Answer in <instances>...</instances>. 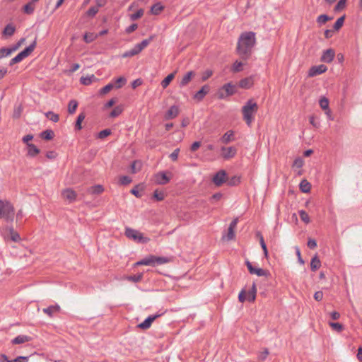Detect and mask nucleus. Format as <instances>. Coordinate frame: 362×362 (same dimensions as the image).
<instances>
[{"label": "nucleus", "mask_w": 362, "mask_h": 362, "mask_svg": "<svg viewBox=\"0 0 362 362\" xmlns=\"http://www.w3.org/2000/svg\"><path fill=\"white\" fill-rule=\"evenodd\" d=\"M256 43L255 33L254 32L243 33L238 42L237 52L244 60H247Z\"/></svg>", "instance_id": "obj_1"}, {"label": "nucleus", "mask_w": 362, "mask_h": 362, "mask_svg": "<svg viewBox=\"0 0 362 362\" xmlns=\"http://www.w3.org/2000/svg\"><path fill=\"white\" fill-rule=\"evenodd\" d=\"M258 111V105L256 102L252 99L249 100L244 106L242 107V113L243 119L245 121L248 126H250L253 119L254 115Z\"/></svg>", "instance_id": "obj_2"}, {"label": "nucleus", "mask_w": 362, "mask_h": 362, "mask_svg": "<svg viewBox=\"0 0 362 362\" xmlns=\"http://www.w3.org/2000/svg\"><path fill=\"white\" fill-rule=\"evenodd\" d=\"M14 214L13 206L10 202L0 200V218H4L6 221H13Z\"/></svg>", "instance_id": "obj_3"}, {"label": "nucleus", "mask_w": 362, "mask_h": 362, "mask_svg": "<svg viewBox=\"0 0 362 362\" xmlns=\"http://www.w3.org/2000/svg\"><path fill=\"white\" fill-rule=\"evenodd\" d=\"M125 235L136 243H147L150 241V239L147 237L144 236L143 233L137 230L127 228L125 229Z\"/></svg>", "instance_id": "obj_4"}, {"label": "nucleus", "mask_w": 362, "mask_h": 362, "mask_svg": "<svg viewBox=\"0 0 362 362\" xmlns=\"http://www.w3.org/2000/svg\"><path fill=\"white\" fill-rule=\"evenodd\" d=\"M36 45L37 42L36 40H35L32 44L27 47L24 50L18 53L15 57L11 59L9 63L10 66H12L16 63H19L23 59L28 57L34 51L35 48L36 47Z\"/></svg>", "instance_id": "obj_5"}, {"label": "nucleus", "mask_w": 362, "mask_h": 362, "mask_svg": "<svg viewBox=\"0 0 362 362\" xmlns=\"http://www.w3.org/2000/svg\"><path fill=\"white\" fill-rule=\"evenodd\" d=\"M236 86L232 83L224 84L217 92V97L219 99H224L233 95L236 93Z\"/></svg>", "instance_id": "obj_6"}, {"label": "nucleus", "mask_w": 362, "mask_h": 362, "mask_svg": "<svg viewBox=\"0 0 362 362\" xmlns=\"http://www.w3.org/2000/svg\"><path fill=\"white\" fill-rule=\"evenodd\" d=\"M4 237L6 240H11L15 243H18L21 240L19 233L12 227H8L5 230Z\"/></svg>", "instance_id": "obj_7"}, {"label": "nucleus", "mask_w": 362, "mask_h": 362, "mask_svg": "<svg viewBox=\"0 0 362 362\" xmlns=\"http://www.w3.org/2000/svg\"><path fill=\"white\" fill-rule=\"evenodd\" d=\"M248 271L251 274H256L258 276H267L269 273V272L264 270L261 268H255L252 265V263L249 261H246L245 262Z\"/></svg>", "instance_id": "obj_8"}, {"label": "nucleus", "mask_w": 362, "mask_h": 362, "mask_svg": "<svg viewBox=\"0 0 362 362\" xmlns=\"http://www.w3.org/2000/svg\"><path fill=\"white\" fill-rule=\"evenodd\" d=\"M227 174L225 170H219L213 177V182L219 187L226 181Z\"/></svg>", "instance_id": "obj_9"}, {"label": "nucleus", "mask_w": 362, "mask_h": 362, "mask_svg": "<svg viewBox=\"0 0 362 362\" xmlns=\"http://www.w3.org/2000/svg\"><path fill=\"white\" fill-rule=\"evenodd\" d=\"M62 196L63 199L69 201V202L71 203L76 200L77 194L76 192L71 189L66 188L62 192Z\"/></svg>", "instance_id": "obj_10"}, {"label": "nucleus", "mask_w": 362, "mask_h": 362, "mask_svg": "<svg viewBox=\"0 0 362 362\" xmlns=\"http://www.w3.org/2000/svg\"><path fill=\"white\" fill-rule=\"evenodd\" d=\"M327 70V67L324 64L312 66L308 71V76L313 77L317 75L325 73Z\"/></svg>", "instance_id": "obj_11"}, {"label": "nucleus", "mask_w": 362, "mask_h": 362, "mask_svg": "<svg viewBox=\"0 0 362 362\" xmlns=\"http://www.w3.org/2000/svg\"><path fill=\"white\" fill-rule=\"evenodd\" d=\"M221 151H222V157L224 158V159H230L231 158H233L236 153H237V149L236 148L233 147V146H230V147H222L221 148Z\"/></svg>", "instance_id": "obj_12"}, {"label": "nucleus", "mask_w": 362, "mask_h": 362, "mask_svg": "<svg viewBox=\"0 0 362 362\" xmlns=\"http://www.w3.org/2000/svg\"><path fill=\"white\" fill-rule=\"evenodd\" d=\"M160 316H161V314L148 316L143 322L138 325V327L141 329H148L151 327L152 322Z\"/></svg>", "instance_id": "obj_13"}, {"label": "nucleus", "mask_w": 362, "mask_h": 362, "mask_svg": "<svg viewBox=\"0 0 362 362\" xmlns=\"http://www.w3.org/2000/svg\"><path fill=\"white\" fill-rule=\"evenodd\" d=\"M335 52L332 49H328L323 52L320 60L325 63H330L333 61Z\"/></svg>", "instance_id": "obj_14"}, {"label": "nucleus", "mask_w": 362, "mask_h": 362, "mask_svg": "<svg viewBox=\"0 0 362 362\" xmlns=\"http://www.w3.org/2000/svg\"><path fill=\"white\" fill-rule=\"evenodd\" d=\"M170 182L165 172H159L155 175V182L158 185H165Z\"/></svg>", "instance_id": "obj_15"}, {"label": "nucleus", "mask_w": 362, "mask_h": 362, "mask_svg": "<svg viewBox=\"0 0 362 362\" xmlns=\"http://www.w3.org/2000/svg\"><path fill=\"white\" fill-rule=\"evenodd\" d=\"M210 88L207 85H204L202 87V88L197 91L194 95V98L197 101H201L205 97V95L209 92Z\"/></svg>", "instance_id": "obj_16"}, {"label": "nucleus", "mask_w": 362, "mask_h": 362, "mask_svg": "<svg viewBox=\"0 0 362 362\" xmlns=\"http://www.w3.org/2000/svg\"><path fill=\"white\" fill-rule=\"evenodd\" d=\"M179 114V108L176 105H173L166 112L165 115V119H172L175 118Z\"/></svg>", "instance_id": "obj_17"}, {"label": "nucleus", "mask_w": 362, "mask_h": 362, "mask_svg": "<svg viewBox=\"0 0 362 362\" xmlns=\"http://www.w3.org/2000/svg\"><path fill=\"white\" fill-rule=\"evenodd\" d=\"M61 308L58 305H50L46 308H43L42 311L49 317H52L55 313L60 311Z\"/></svg>", "instance_id": "obj_18"}, {"label": "nucleus", "mask_w": 362, "mask_h": 362, "mask_svg": "<svg viewBox=\"0 0 362 362\" xmlns=\"http://www.w3.org/2000/svg\"><path fill=\"white\" fill-rule=\"evenodd\" d=\"M135 265H151L155 266V256L149 255L135 263Z\"/></svg>", "instance_id": "obj_19"}, {"label": "nucleus", "mask_w": 362, "mask_h": 362, "mask_svg": "<svg viewBox=\"0 0 362 362\" xmlns=\"http://www.w3.org/2000/svg\"><path fill=\"white\" fill-rule=\"evenodd\" d=\"M104 192V187L101 185L91 186L87 189V192L90 194L98 195Z\"/></svg>", "instance_id": "obj_20"}, {"label": "nucleus", "mask_w": 362, "mask_h": 362, "mask_svg": "<svg viewBox=\"0 0 362 362\" xmlns=\"http://www.w3.org/2000/svg\"><path fill=\"white\" fill-rule=\"evenodd\" d=\"M194 76L195 73L193 71H188L181 79L180 86L183 87L187 86Z\"/></svg>", "instance_id": "obj_21"}, {"label": "nucleus", "mask_w": 362, "mask_h": 362, "mask_svg": "<svg viewBox=\"0 0 362 362\" xmlns=\"http://www.w3.org/2000/svg\"><path fill=\"white\" fill-rule=\"evenodd\" d=\"M31 337L27 335H18L16 337H15L12 341L11 343L13 344H21L25 342H28L31 341Z\"/></svg>", "instance_id": "obj_22"}, {"label": "nucleus", "mask_w": 362, "mask_h": 362, "mask_svg": "<svg viewBox=\"0 0 362 362\" xmlns=\"http://www.w3.org/2000/svg\"><path fill=\"white\" fill-rule=\"evenodd\" d=\"M257 293L256 284L255 283L252 284V288L247 292L246 291V297L247 300L249 302H253L255 300Z\"/></svg>", "instance_id": "obj_23"}, {"label": "nucleus", "mask_w": 362, "mask_h": 362, "mask_svg": "<svg viewBox=\"0 0 362 362\" xmlns=\"http://www.w3.org/2000/svg\"><path fill=\"white\" fill-rule=\"evenodd\" d=\"M221 141L225 144L230 143L234 140V134L233 131H228L221 138Z\"/></svg>", "instance_id": "obj_24"}, {"label": "nucleus", "mask_w": 362, "mask_h": 362, "mask_svg": "<svg viewBox=\"0 0 362 362\" xmlns=\"http://www.w3.org/2000/svg\"><path fill=\"white\" fill-rule=\"evenodd\" d=\"M28 156L35 157L40 153V149L33 144H28Z\"/></svg>", "instance_id": "obj_25"}, {"label": "nucleus", "mask_w": 362, "mask_h": 362, "mask_svg": "<svg viewBox=\"0 0 362 362\" xmlns=\"http://www.w3.org/2000/svg\"><path fill=\"white\" fill-rule=\"evenodd\" d=\"M253 85V81L251 78H245L240 81L239 86L242 88L248 89Z\"/></svg>", "instance_id": "obj_26"}, {"label": "nucleus", "mask_w": 362, "mask_h": 362, "mask_svg": "<svg viewBox=\"0 0 362 362\" xmlns=\"http://www.w3.org/2000/svg\"><path fill=\"white\" fill-rule=\"evenodd\" d=\"M321 266V262L317 256H315L312 258L310 262V269L312 271L315 272Z\"/></svg>", "instance_id": "obj_27"}, {"label": "nucleus", "mask_w": 362, "mask_h": 362, "mask_svg": "<svg viewBox=\"0 0 362 362\" xmlns=\"http://www.w3.org/2000/svg\"><path fill=\"white\" fill-rule=\"evenodd\" d=\"M300 189L305 193H308L310 191L311 185L306 180H303L299 185Z\"/></svg>", "instance_id": "obj_28"}, {"label": "nucleus", "mask_w": 362, "mask_h": 362, "mask_svg": "<svg viewBox=\"0 0 362 362\" xmlns=\"http://www.w3.org/2000/svg\"><path fill=\"white\" fill-rule=\"evenodd\" d=\"M140 52H141L139 51L138 47H136V45H135L134 47V48H132V49H130L129 51H127L124 53H123L122 57L123 58L131 57H133L134 55L138 54Z\"/></svg>", "instance_id": "obj_29"}, {"label": "nucleus", "mask_w": 362, "mask_h": 362, "mask_svg": "<svg viewBox=\"0 0 362 362\" xmlns=\"http://www.w3.org/2000/svg\"><path fill=\"white\" fill-rule=\"evenodd\" d=\"M16 30L15 27L11 24H8L3 30V35L6 36H11L14 34Z\"/></svg>", "instance_id": "obj_30"}, {"label": "nucleus", "mask_w": 362, "mask_h": 362, "mask_svg": "<svg viewBox=\"0 0 362 362\" xmlns=\"http://www.w3.org/2000/svg\"><path fill=\"white\" fill-rule=\"evenodd\" d=\"M175 78V73H171L168 74L162 81L161 86L163 88H165L168 86L172 80Z\"/></svg>", "instance_id": "obj_31"}, {"label": "nucleus", "mask_w": 362, "mask_h": 362, "mask_svg": "<svg viewBox=\"0 0 362 362\" xmlns=\"http://www.w3.org/2000/svg\"><path fill=\"white\" fill-rule=\"evenodd\" d=\"M332 17H329L326 14L320 15L317 18V23L321 25L326 23L327 21L332 20Z\"/></svg>", "instance_id": "obj_32"}, {"label": "nucleus", "mask_w": 362, "mask_h": 362, "mask_svg": "<svg viewBox=\"0 0 362 362\" xmlns=\"http://www.w3.org/2000/svg\"><path fill=\"white\" fill-rule=\"evenodd\" d=\"M257 236L259 239V243H260L261 247H262V250L264 251V256L266 257H267V256H268V250H267V245H266V244L264 243V238H263L262 235L259 232H258L257 233Z\"/></svg>", "instance_id": "obj_33"}, {"label": "nucleus", "mask_w": 362, "mask_h": 362, "mask_svg": "<svg viewBox=\"0 0 362 362\" xmlns=\"http://www.w3.org/2000/svg\"><path fill=\"white\" fill-rule=\"evenodd\" d=\"M163 8L164 7L160 3H156L151 6V11L153 14L158 15L163 10Z\"/></svg>", "instance_id": "obj_34"}, {"label": "nucleus", "mask_w": 362, "mask_h": 362, "mask_svg": "<svg viewBox=\"0 0 362 362\" xmlns=\"http://www.w3.org/2000/svg\"><path fill=\"white\" fill-rule=\"evenodd\" d=\"M244 64L239 61H235L232 66L231 71L233 73H238L241 71L243 69Z\"/></svg>", "instance_id": "obj_35"}, {"label": "nucleus", "mask_w": 362, "mask_h": 362, "mask_svg": "<svg viewBox=\"0 0 362 362\" xmlns=\"http://www.w3.org/2000/svg\"><path fill=\"white\" fill-rule=\"evenodd\" d=\"M98 37V35L93 33H86L83 36V40L86 43H90Z\"/></svg>", "instance_id": "obj_36"}, {"label": "nucleus", "mask_w": 362, "mask_h": 362, "mask_svg": "<svg viewBox=\"0 0 362 362\" xmlns=\"http://www.w3.org/2000/svg\"><path fill=\"white\" fill-rule=\"evenodd\" d=\"M54 136V132L50 129H47L41 133V137L45 140H51Z\"/></svg>", "instance_id": "obj_37"}, {"label": "nucleus", "mask_w": 362, "mask_h": 362, "mask_svg": "<svg viewBox=\"0 0 362 362\" xmlns=\"http://www.w3.org/2000/svg\"><path fill=\"white\" fill-rule=\"evenodd\" d=\"M78 107V103L75 100L69 101L68 105V112L69 114H74Z\"/></svg>", "instance_id": "obj_38"}, {"label": "nucleus", "mask_w": 362, "mask_h": 362, "mask_svg": "<svg viewBox=\"0 0 362 362\" xmlns=\"http://www.w3.org/2000/svg\"><path fill=\"white\" fill-rule=\"evenodd\" d=\"M152 40V37H151L148 39H145L142 40L140 43L136 44V47H138L139 51L141 52L144 48H146L151 41Z\"/></svg>", "instance_id": "obj_39"}, {"label": "nucleus", "mask_w": 362, "mask_h": 362, "mask_svg": "<svg viewBox=\"0 0 362 362\" xmlns=\"http://www.w3.org/2000/svg\"><path fill=\"white\" fill-rule=\"evenodd\" d=\"M95 78V77L94 75H91L90 76H82L80 78V81L82 84L88 86L90 85Z\"/></svg>", "instance_id": "obj_40"}, {"label": "nucleus", "mask_w": 362, "mask_h": 362, "mask_svg": "<svg viewBox=\"0 0 362 362\" xmlns=\"http://www.w3.org/2000/svg\"><path fill=\"white\" fill-rule=\"evenodd\" d=\"M344 19H345V16H343L337 20V21L335 22V23L334 24V26H333V28L334 30H339L343 26Z\"/></svg>", "instance_id": "obj_41"}, {"label": "nucleus", "mask_w": 362, "mask_h": 362, "mask_svg": "<svg viewBox=\"0 0 362 362\" xmlns=\"http://www.w3.org/2000/svg\"><path fill=\"white\" fill-rule=\"evenodd\" d=\"M319 104H320V107L323 110H326L329 109V100L326 97H322L320 99Z\"/></svg>", "instance_id": "obj_42"}, {"label": "nucleus", "mask_w": 362, "mask_h": 362, "mask_svg": "<svg viewBox=\"0 0 362 362\" xmlns=\"http://www.w3.org/2000/svg\"><path fill=\"white\" fill-rule=\"evenodd\" d=\"M142 278H143V274L141 273H140V274H138L136 275L128 276L126 279L129 281L136 283V282L141 281Z\"/></svg>", "instance_id": "obj_43"}, {"label": "nucleus", "mask_w": 362, "mask_h": 362, "mask_svg": "<svg viewBox=\"0 0 362 362\" xmlns=\"http://www.w3.org/2000/svg\"><path fill=\"white\" fill-rule=\"evenodd\" d=\"M85 117H86V116H85L84 113H81L78 116L76 122V125H75V128L76 129L80 130L82 129L81 122L84 120Z\"/></svg>", "instance_id": "obj_44"}, {"label": "nucleus", "mask_w": 362, "mask_h": 362, "mask_svg": "<svg viewBox=\"0 0 362 362\" xmlns=\"http://www.w3.org/2000/svg\"><path fill=\"white\" fill-rule=\"evenodd\" d=\"M235 230L228 228V233H227L226 235H223L222 237V238L223 240L226 239L227 240H232L235 238Z\"/></svg>", "instance_id": "obj_45"}, {"label": "nucleus", "mask_w": 362, "mask_h": 362, "mask_svg": "<svg viewBox=\"0 0 362 362\" xmlns=\"http://www.w3.org/2000/svg\"><path fill=\"white\" fill-rule=\"evenodd\" d=\"M45 116L47 117V118H48L49 119L52 120L54 122H57L59 119V115L55 114L52 112H47L45 114Z\"/></svg>", "instance_id": "obj_46"}, {"label": "nucleus", "mask_w": 362, "mask_h": 362, "mask_svg": "<svg viewBox=\"0 0 362 362\" xmlns=\"http://www.w3.org/2000/svg\"><path fill=\"white\" fill-rule=\"evenodd\" d=\"M113 88H114V84L112 83H110L100 90V93L101 95H105L107 93H109L111 90H112Z\"/></svg>", "instance_id": "obj_47"}, {"label": "nucleus", "mask_w": 362, "mask_h": 362, "mask_svg": "<svg viewBox=\"0 0 362 362\" xmlns=\"http://www.w3.org/2000/svg\"><path fill=\"white\" fill-rule=\"evenodd\" d=\"M122 107H120V106H117L115 107L112 110V112H110V116L111 117H116L117 116H119L122 112Z\"/></svg>", "instance_id": "obj_48"}, {"label": "nucleus", "mask_w": 362, "mask_h": 362, "mask_svg": "<svg viewBox=\"0 0 362 362\" xmlns=\"http://www.w3.org/2000/svg\"><path fill=\"white\" fill-rule=\"evenodd\" d=\"M168 262H169V259L168 257L155 256V265L163 264Z\"/></svg>", "instance_id": "obj_49"}, {"label": "nucleus", "mask_w": 362, "mask_h": 362, "mask_svg": "<svg viewBox=\"0 0 362 362\" xmlns=\"http://www.w3.org/2000/svg\"><path fill=\"white\" fill-rule=\"evenodd\" d=\"M34 9H35V7L31 2H29L27 4H25L23 8L24 12L27 14L33 13L34 11Z\"/></svg>", "instance_id": "obj_50"}, {"label": "nucleus", "mask_w": 362, "mask_h": 362, "mask_svg": "<svg viewBox=\"0 0 362 362\" xmlns=\"http://www.w3.org/2000/svg\"><path fill=\"white\" fill-rule=\"evenodd\" d=\"M98 11L99 8L98 7L92 6L86 11V16L88 17H94Z\"/></svg>", "instance_id": "obj_51"}, {"label": "nucleus", "mask_w": 362, "mask_h": 362, "mask_svg": "<svg viewBox=\"0 0 362 362\" xmlns=\"http://www.w3.org/2000/svg\"><path fill=\"white\" fill-rule=\"evenodd\" d=\"M125 83H126V78H124V77H119L118 78L116 79L115 83L114 84V87H115L116 88H119L122 86H123Z\"/></svg>", "instance_id": "obj_52"}, {"label": "nucleus", "mask_w": 362, "mask_h": 362, "mask_svg": "<svg viewBox=\"0 0 362 362\" xmlns=\"http://www.w3.org/2000/svg\"><path fill=\"white\" fill-rule=\"evenodd\" d=\"M140 168H141L140 163L137 160H134V162H132V163L131 165V172L132 173H136L138 171H139Z\"/></svg>", "instance_id": "obj_53"}, {"label": "nucleus", "mask_w": 362, "mask_h": 362, "mask_svg": "<svg viewBox=\"0 0 362 362\" xmlns=\"http://www.w3.org/2000/svg\"><path fill=\"white\" fill-rule=\"evenodd\" d=\"M144 15V10L142 8L139 9L135 13L130 15V19L132 21H136Z\"/></svg>", "instance_id": "obj_54"}, {"label": "nucleus", "mask_w": 362, "mask_h": 362, "mask_svg": "<svg viewBox=\"0 0 362 362\" xmlns=\"http://www.w3.org/2000/svg\"><path fill=\"white\" fill-rule=\"evenodd\" d=\"M346 0H339L337 5L334 7L335 11H339L343 10L346 6Z\"/></svg>", "instance_id": "obj_55"}, {"label": "nucleus", "mask_w": 362, "mask_h": 362, "mask_svg": "<svg viewBox=\"0 0 362 362\" xmlns=\"http://www.w3.org/2000/svg\"><path fill=\"white\" fill-rule=\"evenodd\" d=\"M329 326L338 332L343 330V325L339 322H329Z\"/></svg>", "instance_id": "obj_56"}, {"label": "nucleus", "mask_w": 362, "mask_h": 362, "mask_svg": "<svg viewBox=\"0 0 362 362\" xmlns=\"http://www.w3.org/2000/svg\"><path fill=\"white\" fill-rule=\"evenodd\" d=\"M299 216L301 220L305 223H308L310 222V217L308 214L303 210L299 211Z\"/></svg>", "instance_id": "obj_57"}, {"label": "nucleus", "mask_w": 362, "mask_h": 362, "mask_svg": "<svg viewBox=\"0 0 362 362\" xmlns=\"http://www.w3.org/2000/svg\"><path fill=\"white\" fill-rule=\"evenodd\" d=\"M111 134V130L109 129H105L104 130H102L100 131L99 133H98V138L99 139H105V137L108 136L109 135Z\"/></svg>", "instance_id": "obj_58"}, {"label": "nucleus", "mask_w": 362, "mask_h": 362, "mask_svg": "<svg viewBox=\"0 0 362 362\" xmlns=\"http://www.w3.org/2000/svg\"><path fill=\"white\" fill-rule=\"evenodd\" d=\"M153 197L157 201H162L165 198L164 193L163 192H159L158 189H156L153 192Z\"/></svg>", "instance_id": "obj_59"}, {"label": "nucleus", "mask_w": 362, "mask_h": 362, "mask_svg": "<svg viewBox=\"0 0 362 362\" xmlns=\"http://www.w3.org/2000/svg\"><path fill=\"white\" fill-rule=\"evenodd\" d=\"M132 182V178L129 176L124 175L119 178V183L122 185H126Z\"/></svg>", "instance_id": "obj_60"}, {"label": "nucleus", "mask_w": 362, "mask_h": 362, "mask_svg": "<svg viewBox=\"0 0 362 362\" xmlns=\"http://www.w3.org/2000/svg\"><path fill=\"white\" fill-rule=\"evenodd\" d=\"M11 50L9 48L3 47L0 49V59L10 55Z\"/></svg>", "instance_id": "obj_61"}, {"label": "nucleus", "mask_w": 362, "mask_h": 362, "mask_svg": "<svg viewBox=\"0 0 362 362\" xmlns=\"http://www.w3.org/2000/svg\"><path fill=\"white\" fill-rule=\"evenodd\" d=\"M269 355V351L267 349H264L263 351L260 352L258 355V359L261 361H264Z\"/></svg>", "instance_id": "obj_62"}, {"label": "nucleus", "mask_w": 362, "mask_h": 362, "mask_svg": "<svg viewBox=\"0 0 362 362\" xmlns=\"http://www.w3.org/2000/svg\"><path fill=\"white\" fill-rule=\"evenodd\" d=\"M240 182V177L234 176L228 181V185L230 186H235L238 185Z\"/></svg>", "instance_id": "obj_63"}, {"label": "nucleus", "mask_w": 362, "mask_h": 362, "mask_svg": "<svg viewBox=\"0 0 362 362\" xmlns=\"http://www.w3.org/2000/svg\"><path fill=\"white\" fill-rule=\"evenodd\" d=\"M29 356H18L12 362H28Z\"/></svg>", "instance_id": "obj_64"}]
</instances>
